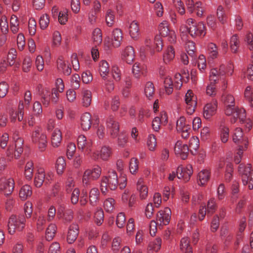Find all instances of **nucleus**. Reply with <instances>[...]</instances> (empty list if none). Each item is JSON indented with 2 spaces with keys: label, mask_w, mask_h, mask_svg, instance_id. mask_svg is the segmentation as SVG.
Instances as JSON below:
<instances>
[{
  "label": "nucleus",
  "mask_w": 253,
  "mask_h": 253,
  "mask_svg": "<svg viewBox=\"0 0 253 253\" xmlns=\"http://www.w3.org/2000/svg\"><path fill=\"white\" fill-rule=\"evenodd\" d=\"M127 184L126 176L124 173H120L118 177L116 171L111 170L108 174L102 177L100 184V190L102 193L105 195L108 191V188L111 190H115L118 186L120 189H124Z\"/></svg>",
  "instance_id": "1"
},
{
  "label": "nucleus",
  "mask_w": 253,
  "mask_h": 253,
  "mask_svg": "<svg viewBox=\"0 0 253 253\" xmlns=\"http://www.w3.org/2000/svg\"><path fill=\"white\" fill-rule=\"evenodd\" d=\"M225 106V113L227 116H232V123H235L238 119L241 121L245 117V110L235 106V99L231 94H225L222 97Z\"/></svg>",
  "instance_id": "2"
},
{
  "label": "nucleus",
  "mask_w": 253,
  "mask_h": 253,
  "mask_svg": "<svg viewBox=\"0 0 253 253\" xmlns=\"http://www.w3.org/2000/svg\"><path fill=\"white\" fill-rule=\"evenodd\" d=\"M187 23L189 27H181L180 29L181 33L188 32L192 37L205 36L206 27L202 22L196 23L194 19L190 18L187 20Z\"/></svg>",
  "instance_id": "3"
},
{
  "label": "nucleus",
  "mask_w": 253,
  "mask_h": 253,
  "mask_svg": "<svg viewBox=\"0 0 253 253\" xmlns=\"http://www.w3.org/2000/svg\"><path fill=\"white\" fill-rule=\"evenodd\" d=\"M225 73V66L224 65H221L219 69L216 68L211 69L209 76L210 84L207 87V93L208 95H214L215 94V84L219 78L224 76Z\"/></svg>",
  "instance_id": "4"
},
{
  "label": "nucleus",
  "mask_w": 253,
  "mask_h": 253,
  "mask_svg": "<svg viewBox=\"0 0 253 253\" xmlns=\"http://www.w3.org/2000/svg\"><path fill=\"white\" fill-rule=\"evenodd\" d=\"M238 172L244 185L249 184V189H253V169L250 164L245 165L240 164L238 167Z\"/></svg>",
  "instance_id": "5"
},
{
  "label": "nucleus",
  "mask_w": 253,
  "mask_h": 253,
  "mask_svg": "<svg viewBox=\"0 0 253 253\" xmlns=\"http://www.w3.org/2000/svg\"><path fill=\"white\" fill-rule=\"evenodd\" d=\"M26 219L24 216L12 215L7 223V230L10 234H13L16 231H20L23 229Z\"/></svg>",
  "instance_id": "6"
},
{
  "label": "nucleus",
  "mask_w": 253,
  "mask_h": 253,
  "mask_svg": "<svg viewBox=\"0 0 253 253\" xmlns=\"http://www.w3.org/2000/svg\"><path fill=\"white\" fill-rule=\"evenodd\" d=\"M32 140L34 143L38 144L41 151L45 149L47 142L46 136L43 133L41 132L39 129L33 132Z\"/></svg>",
  "instance_id": "7"
},
{
  "label": "nucleus",
  "mask_w": 253,
  "mask_h": 253,
  "mask_svg": "<svg viewBox=\"0 0 253 253\" xmlns=\"http://www.w3.org/2000/svg\"><path fill=\"white\" fill-rule=\"evenodd\" d=\"M197 97L191 90H188L185 95L187 113L191 115L195 110L197 105Z\"/></svg>",
  "instance_id": "8"
},
{
  "label": "nucleus",
  "mask_w": 253,
  "mask_h": 253,
  "mask_svg": "<svg viewBox=\"0 0 253 253\" xmlns=\"http://www.w3.org/2000/svg\"><path fill=\"white\" fill-rule=\"evenodd\" d=\"M106 125L111 136L112 138L117 137L119 132V124L115 117L109 116L106 119Z\"/></svg>",
  "instance_id": "9"
},
{
  "label": "nucleus",
  "mask_w": 253,
  "mask_h": 253,
  "mask_svg": "<svg viewBox=\"0 0 253 253\" xmlns=\"http://www.w3.org/2000/svg\"><path fill=\"white\" fill-rule=\"evenodd\" d=\"M216 208L214 198L211 199L208 202L207 208L205 206L201 207L199 211V219L203 220L207 212L208 216L211 215L215 211Z\"/></svg>",
  "instance_id": "10"
},
{
  "label": "nucleus",
  "mask_w": 253,
  "mask_h": 253,
  "mask_svg": "<svg viewBox=\"0 0 253 253\" xmlns=\"http://www.w3.org/2000/svg\"><path fill=\"white\" fill-rule=\"evenodd\" d=\"M123 40V34L120 29H115L112 33V43H110V39H105V43H108V46L109 47L112 45L114 47H118L121 45V42Z\"/></svg>",
  "instance_id": "11"
},
{
  "label": "nucleus",
  "mask_w": 253,
  "mask_h": 253,
  "mask_svg": "<svg viewBox=\"0 0 253 253\" xmlns=\"http://www.w3.org/2000/svg\"><path fill=\"white\" fill-rule=\"evenodd\" d=\"M193 173V169L191 165H188L186 168L179 166L176 170V175L179 179L183 178L187 182L189 181Z\"/></svg>",
  "instance_id": "12"
},
{
  "label": "nucleus",
  "mask_w": 253,
  "mask_h": 253,
  "mask_svg": "<svg viewBox=\"0 0 253 253\" xmlns=\"http://www.w3.org/2000/svg\"><path fill=\"white\" fill-rule=\"evenodd\" d=\"M14 187V181L12 178L8 180L2 179L0 182V190L3 192L4 195H10L13 191Z\"/></svg>",
  "instance_id": "13"
},
{
  "label": "nucleus",
  "mask_w": 253,
  "mask_h": 253,
  "mask_svg": "<svg viewBox=\"0 0 253 253\" xmlns=\"http://www.w3.org/2000/svg\"><path fill=\"white\" fill-rule=\"evenodd\" d=\"M171 210L169 208H166L164 210L160 211L157 214V220L160 225H167L170 219Z\"/></svg>",
  "instance_id": "14"
},
{
  "label": "nucleus",
  "mask_w": 253,
  "mask_h": 253,
  "mask_svg": "<svg viewBox=\"0 0 253 253\" xmlns=\"http://www.w3.org/2000/svg\"><path fill=\"white\" fill-rule=\"evenodd\" d=\"M217 103L216 101L208 103L204 108L203 116L206 119H210L216 112Z\"/></svg>",
  "instance_id": "15"
},
{
  "label": "nucleus",
  "mask_w": 253,
  "mask_h": 253,
  "mask_svg": "<svg viewBox=\"0 0 253 253\" xmlns=\"http://www.w3.org/2000/svg\"><path fill=\"white\" fill-rule=\"evenodd\" d=\"M79 227L78 224L73 223L70 226L67 236V241L69 244L73 243L79 234Z\"/></svg>",
  "instance_id": "16"
},
{
  "label": "nucleus",
  "mask_w": 253,
  "mask_h": 253,
  "mask_svg": "<svg viewBox=\"0 0 253 253\" xmlns=\"http://www.w3.org/2000/svg\"><path fill=\"white\" fill-rule=\"evenodd\" d=\"M135 57L134 48L131 46H126L122 53V58L128 64H131Z\"/></svg>",
  "instance_id": "17"
},
{
  "label": "nucleus",
  "mask_w": 253,
  "mask_h": 253,
  "mask_svg": "<svg viewBox=\"0 0 253 253\" xmlns=\"http://www.w3.org/2000/svg\"><path fill=\"white\" fill-rule=\"evenodd\" d=\"M57 216L59 218H62L64 222H69L73 218V212L70 209L64 211L61 207L58 209Z\"/></svg>",
  "instance_id": "18"
},
{
  "label": "nucleus",
  "mask_w": 253,
  "mask_h": 253,
  "mask_svg": "<svg viewBox=\"0 0 253 253\" xmlns=\"http://www.w3.org/2000/svg\"><path fill=\"white\" fill-rule=\"evenodd\" d=\"M146 68L143 65L139 63H135L132 68V73L134 78L139 79L146 73Z\"/></svg>",
  "instance_id": "19"
},
{
  "label": "nucleus",
  "mask_w": 253,
  "mask_h": 253,
  "mask_svg": "<svg viewBox=\"0 0 253 253\" xmlns=\"http://www.w3.org/2000/svg\"><path fill=\"white\" fill-rule=\"evenodd\" d=\"M92 145V141L91 139H87L84 135H81L78 138V146L80 149H86L90 150V148Z\"/></svg>",
  "instance_id": "20"
},
{
  "label": "nucleus",
  "mask_w": 253,
  "mask_h": 253,
  "mask_svg": "<svg viewBox=\"0 0 253 253\" xmlns=\"http://www.w3.org/2000/svg\"><path fill=\"white\" fill-rule=\"evenodd\" d=\"M91 116L89 113H84L81 118V125L84 130H88L91 126Z\"/></svg>",
  "instance_id": "21"
},
{
  "label": "nucleus",
  "mask_w": 253,
  "mask_h": 253,
  "mask_svg": "<svg viewBox=\"0 0 253 253\" xmlns=\"http://www.w3.org/2000/svg\"><path fill=\"white\" fill-rule=\"evenodd\" d=\"M45 172L43 169L40 168L35 174L34 184L37 187H41L45 183Z\"/></svg>",
  "instance_id": "22"
},
{
  "label": "nucleus",
  "mask_w": 253,
  "mask_h": 253,
  "mask_svg": "<svg viewBox=\"0 0 253 253\" xmlns=\"http://www.w3.org/2000/svg\"><path fill=\"white\" fill-rule=\"evenodd\" d=\"M129 34L134 40H137L140 34L139 27L136 21H133L129 25Z\"/></svg>",
  "instance_id": "23"
},
{
  "label": "nucleus",
  "mask_w": 253,
  "mask_h": 253,
  "mask_svg": "<svg viewBox=\"0 0 253 253\" xmlns=\"http://www.w3.org/2000/svg\"><path fill=\"white\" fill-rule=\"evenodd\" d=\"M180 250L182 253H193L192 248L188 237H183L180 242Z\"/></svg>",
  "instance_id": "24"
},
{
  "label": "nucleus",
  "mask_w": 253,
  "mask_h": 253,
  "mask_svg": "<svg viewBox=\"0 0 253 253\" xmlns=\"http://www.w3.org/2000/svg\"><path fill=\"white\" fill-rule=\"evenodd\" d=\"M62 140V134L60 129L56 128L51 134V141L54 147L59 146Z\"/></svg>",
  "instance_id": "25"
},
{
  "label": "nucleus",
  "mask_w": 253,
  "mask_h": 253,
  "mask_svg": "<svg viewBox=\"0 0 253 253\" xmlns=\"http://www.w3.org/2000/svg\"><path fill=\"white\" fill-rule=\"evenodd\" d=\"M137 189L139 192L140 197L141 199H145L148 195V189L144 184L143 179L139 178L137 182Z\"/></svg>",
  "instance_id": "26"
},
{
  "label": "nucleus",
  "mask_w": 253,
  "mask_h": 253,
  "mask_svg": "<svg viewBox=\"0 0 253 253\" xmlns=\"http://www.w3.org/2000/svg\"><path fill=\"white\" fill-rule=\"evenodd\" d=\"M100 192L98 189L93 188L91 189L89 192V203L92 206L97 205L99 199Z\"/></svg>",
  "instance_id": "27"
},
{
  "label": "nucleus",
  "mask_w": 253,
  "mask_h": 253,
  "mask_svg": "<svg viewBox=\"0 0 253 253\" xmlns=\"http://www.w3.org/2000/svg\"><path fill=\"white\" fill-rule=\"evenodd\" d=\"M15 141V151L14 156L15 159H18L23 151V140L21 137H17Z\"/></svg>",
  "instance_id": "28"
},
{
  "label": "nucleus",
  "mask_w": 253,
  "mask_h": 253,
  "mask_svg": "<svg viewBox=\"0 0 253 253\" xmlns=\"http://www.w3.org/2000/svg\"><path fill=\"white\" fill-rule=\"evenodd\" d=\"M210 172L208 169H203L200 171L198 174L199 184H205L210 179Z\"/></svg>",
  "instance_id": "29"
},
{
  "label": "nucleus",
  "mask_w": 253,
  "mask_h": 253,
  "mask_svg": "<svg viewBox=\"0 0 253 253\" xmlns=\"http://www.w3.org/2000/svg\"><path fill=\"white\" fill-rule=\"evenodd\" d=\"M32 195L31 187L28 185H25L22 187L19 192V196L23 200H26Z\"/></svg>",
  "instance_id": "30"
},
{
  "label": "nucleus",
  "mask_w": 253,
  "mask_h": 253,
  "mask_svg": "<svg viewBox=\"0 0 253 253\" xmlns=\"http://www.w3.org/2000/svg\"><path fill=\"white\" fill-rule=\"evenodd\" d=\"M175 57V51L173 48L171 46H169L168 47L166 52L164 54L163 60L166 63H169Z\"/></svg>",
  "instance_id": "31"
},
{
  "label": "nucleus",
  "mask_w": 253,
  "mask_h": 253,
  "mask_svg": "<svg viewBox=\"0 0 253 253\" xmlns=\"http://www.w3.org/2000/svg\"><path fill=\"white\" fill-rule=\"evenodd\" d=\"M56 231V226L54 224H50L46 229L45 232V239L47 241H50L55 236Z\"/></svg>",
  "instance_id": "32"
},
{
  "label": "nucleus",
  "mask_w": 253,
  "mask_h": 253,
  "mask_svg": "<svg viewBox=\"0 0 253 253\" xmlns=\"http://www.w3.org/2000/svg\"><path fill=\"white\" fill-rule=\"evenodd\" d=\"M99 71L102 78L108 77L109 71V66L107 62L101 61L99 63Z\"/></svg>",
  "instance_id": "33"
},
{
  "label": "nucleus",
  "mask_w": 253,
  "mask_h": 253,
  "mask_svg": "<svg viewBox=\"0 0 253 253\" xmlns=\"http://www.w3.org/2000/svg\"><path fill=\"white\" fill-rule=\"evenodd\" d=\"M34 164L33 162L29 161L25 168V175L27 179L31 180L33 175Z\"/></svg>",
  "instance_id": "34"
},
{
  "label": "nucleus",
  "mask_w": 253,
  "mask_h": 253,
  "mask_svg": "<svg viewBox=\"0 0 253 253\" xmlns=\"http://www.w3.org/2000/svg\"><path fill=\"white\" fill-rule=\"evenodd\" d=\"M92 39L95 46L99 45L102 41L101 31L99 28H96L92 33Z\"/></svg>",
  "instance_id": "35"
},
{
  "label": "nucleus",
  "mask_w": 253,
  "mask_h": 253,
  "mask_svg": "<svg viewBox=\"0 0 253 253\" xmlns=\"http://www.w3.org/2000/svg\"><path fill=\"white\" fill-rule=\"evenodd\" d=\"M66 164L63 157H59L56 163V171L58 174H62L65 169Z\"/></svg>",
  "instance_id": "36"
},
{
  "label": "nucleus",
  "mask_w": 253,
  "mask_h": 253,
  "mask_svg": "<svg viewBox=\"0 0 253 253\" xmlns=\"http://www.w3.org/2000/svg\"><path fill=\"white\" fill-rule=\"evenodd\" d=\"M219 129L220 139L222 142L226 143L229 138V128L225 126L221 125Z\"/></svg>",
  "instance_id": "37"
},
{
  "label": "nucleus",
  "mask_w": 253,
  "mask_h": 253,
  "mask_svg": "<svg viewBox=\"0 0 253 253\" xmlns=\"http://www.w3.org/2000/svg\"><path fill=\"white\" fill-rule=\"evenodd\" d=\"M94 221L97 225H101L104 221V212L102 209H97L94 213Z\"/></svg>",
  "instance_id": "38"
},
{
  "label": "nucleus",
  "mask_w": 253,
  "mask_h": 253,
  "mask_svg": "<svg viewBox=\"0 0 253 253\" xmlns=\"http://www.w3.org/2000/svg\"><path fill=\"white\" fill-rule=\"evenodd\" d=\"M164 87L166 93L169 95L173 91V83L171 79L169 77L165 78L164 81Z\"/></svg>",
  "instance_id": "39"
},
{
  "label": "nucleus",
  "mask_w": 253,
  "mask_h": 253,
  "mask_svg": "<svg viewBox=\"0 0 253 253\" xmlns=\"http://www.w3.org/2000/svg\"><path fill=\"white\" fill-rule=\"evenodd\" d=\"M245 137H243V133L241 128H237L235 130L234 135L233 136V141L238 144H240L241 141L243 140Z\"/></svg>",
  "instance_id": "40"
},
{
  "label": "nucleus",
  "mask_w": 253,
  "mask_h": 253,
  "mask_svg": "<svg viewBox=\"0 0 253 253\" xmlns=\"http://www.w3.org/2000/svg\"><path fill=\"white\" fill-rule=\"evenodd\" d=\"M112 153L111 149L108 146H104L102 147L100 157L104 161H107L111 156Z\"/></svg>",
  "instance_id": "41"
},
{
  "label": "nucleus",
  "mask_w": 253,
  "mask_h": 253,
  "mask_svg": "<svg viewBox=\"0 0 253 253\" xmlns=\"http://www.w3.org/2000/svg\"><path fill=\"white\" fill-rule=\"evenodd\" d=\"M158 29L160 34L164 37L168 36L171 31L169 30L168 22L166 21H163L159 25Z\"/></svg>",
  "instance_id": "42"
},
{
  "label": "nucleus",
  "mask_w": 253,
  "mask_h": 253,
  "mask_svg": "<svg viewBox=\"0 0 253 253\" xmlns=\"http://www.w3.org/2000/svg\"><path fill=\"white\" fill-rule=\"evenodd\" d=\"M102 78L103 80L102 83L104 84L106 90L108 92H111L113 90L114 88V85L113 81L111 79L109 78V76Z\"/></svg>",
  "instance_id": "43"
},
{
  "label": "nucleus",
  "mask_w": 253,
  "mask_h": 253,
  "mask_svg": "<svg viewBox=\"0 0 253 253\" xmlns=\"http://www.w3.org/2000/svg\"><path fill=\"white\" fill-rule=\"evenodd\" d=\"M239 45V41L236 35L232 36L230 39V46L232 52L236 53L237 51Z\"/></svg>",
  "instance_id": "44"
},
{
  "label": "nucleus",
  "mask_w": 253,
  "mask_h": 253,
  "mask_svg": "<svg viewBox=\"0 0 253 253\" xmlns=\"http://www.w3.org/2000/svg\"><path fill=\"white\" fill-rule=\"evenodd\" d=\"M105 19L107 26H112L115 20L114 12L110 9H108L106 11Z\"/></svg>",
  "instance_id": "45"
},
{
  "label": "nucleus",
  "mask_w": 253,
  "mask_h": 253,
  "mask_svg": "<svg viewBox=\"0 0 253 253\" xmlns=\"http://www.w3.org/2000/svg\"><path fill=\"white\" fill-rule=\"evenodd\" d=\"M161 243V239L160 238H157L153 241L150 243L149 248L150 250L158 252L160 249Z\"/></svg>",
  "instance_id": "46"
},
{
  "label": "nucleus",
  "mask_w": 253,
  "mask_h": 253,
  "mask_svg": "<svg viewBox=\"0 0 253 253\" xmlns=\"http://www.w3.org/2000/svg\"><path fill=\"white\" fill-rule=\"evenodd\" d=\"M208 49L211 58L214 59L217 57L218 55L217 47L214 43H209L208 46Z\"/></svg>",
  "instance_id": "47"
},
{
  "label": "nucleus",
  "mask_w": 253,
  "mask_h": 253,
  "mask_svg": "<svg viewBox=\"0 0 253 253\" xmlns=\"http://www.w3.org/2000/svg\"><path fill=\"white\" fill-rule=\"evenodd\" d=\"M91 102V93L89 90H84L83 92V104L84 107H88Z\"/></svg>",
  "instance_id": "48"
},
{
  "label": "nucleus",
  "mask_w": 253,
  "mask_h": 253,
  "mask_svg": "<svg viewBox=\"0 0 253 253\" xmlns=\"http://www.w3.org/2000/svg\"><path fill=\"white\" fill-rule=\"evenodd\" d=\"M147 144L149 150L153 151L155 150L157 146V141L154 135L150 134L148 136Z\"/></svg>",
  "instance_id": "49"
},
{
  "label": "nucleus",
  "mask_w": 253,
  "mask_h": 253,
  "mask_svg": "<svg viewBox=\"0 0 253 253\" xmlns=\"http://www.w3.org/2000/svg\"><path fill=\"white\" fill-rule=\"evenodd\" d=\"M10 29L13 33H16L18 30L19 22L16 15H12L10 18Z\"/></svg>",
  "instance_id": "50"
},
{
  "label": "nucleus",
  "mask_w": 253,
  "mask_h": 253,
  "mask_svg": "<svg viewBox=\"0 0 253 253\" xmlns=\"http://www.w3.org/2000/svg\"><path fill=\"white\" fill-rule=\"evenodd\" d=\"M154 86L152 83L148 82L145 85L144 92L148 98H150L154 93Z\"/></svg>",
  "instance_id": "51"
},
{
  "label": "nucleus",
  "mask_w": 253,
  "mask_h": 253,
  "mask_svg": "<svg viewBox=\"0 0 253 253\" xmlns=\"http://www.w3.org/2000/svg\"><path fill=\"white\" fill-rule=\"evenodd\" d=\"M189 152V147L186 144H184L182 149L180 150L179 148L176 150V154L179 155L182 159L185 160L187 157Z\"/></svg>",
  "instance_id": "52"
},
{
  "label": "nucleus",
  "mask_w": 253,
  "mask_h": 253,
  "mask_svg": "<svg viewBox=\"0 0 253 253\" xmlns=\"http://www.w3.org/2000/svg\"><path fill=\"white\" fill-rule=\"evenodd\" d=\"M115 200L112 198H108L104 202V207L107 212H111L114 209Z\"/></svg>",
  "instance_id": "53"
},
{
  "label": "nucleus",
  "mask_w": 253,
  "mask_h": 253,
  "mask_svg": "<svg viewBox=\"0 0 253 253\" xmlns=\"http://www.w3.org/2000/svg\"><path fill=\"white\" fill-rule=\"evenodd\" d=\"M52 194L53 197H56L57 202L59 203L62 201L63 197V194L62 192H59V186L58 184L54 185Z\"/></svg>",
  "instance_id": "54"
},
{
  "label": "nucleus",
  "mask_w": 253,
  "mask_h": 253,
  "mask_svg": "<svg viewBox=\"0 0 253 253\" xmlns=\"http://www.w3.org/2000/svg\"><path fill=\"white\" fill-rule=\"evenodd\" d=\"M25 217L27 219L31 217L33 213L32 204L31 202H27L25 203L24 207Z\"/></svg>",
  "instance_id": "55"
},
{
  "label": "nucleus",
  "mask_w": 253,
  "mask_h": 253,
  "mask_svg": "<svg viewBox=\"0 0 253 253\" xmlns=\"http://www.w3.org/2000/svg\"><path fill=\"white\" fill-rule=\"evenodd\" d=\"M16 57V50L14 48L10 49L7 55V62L10 66L14 65Z\"/></svg>",
  "instance_id": "56"
},
{
  "label": "nucleus",
  "mask_w": 253,
  "mask_h": 253,
  "mask_svg": "<svg viewBox=\"0 0 253 253\" xmlns=\"http://www.w3.org/2000/svg\"><path fill=\"white\" fill-rule=\"evenodd\" d=\"M173 2L178 12L181 15L184 14L185 10L182 1L181 0H173Z\"/></svg>",
  "instance_id": "57"
},
{
  "label": "nucleus",
  "mask_w": 253,
  "mask_h": 253,
  "mask_svg": "<svg viewBox=\"0 0 253 253\" xmlns=\"http://www.w3.org/2000/svg\"><path fill=\"white\" fill-rule=\"evenodd\" d=\"M49 23V17L47 14L42 15L39 20V24L42 29L47 28Z\"/></svg>",
  "instance_id": "58"
},
{
  "label": "nucleus",
  "mask_w": 253,
  "mask_h": 253,
  "mask_svg": "<svg viewBox=\"0 0 253 253\" xmlns=\"http://www.w3.org/2000/svg\"><path fill=\"white\" fill-rule=\"evenodd\" d=\"M33 112L34 115L36 116H39L42 113V105L40 102L36 101L34 103Z\"/></svg>",
  "instance_id": "59"
},
{
  "label": "nucleus",
  "mask_w": 253,
  "mask_h": 253,
  "mask_svg": "<svg viewBox=\"0 0 253 253\" xmlns=\"http://www.w3.org/2000/svg\"><path fill=\"white\" fill-rule=\"evenodd\" d=\"M45 223V217L42 214H40L37 219V226L39 231H42L44 228V225Z\"/></svg>",
  "instance_id": "60"
},
{
  "label": "nucleus",
  "mask_w": 253,
  "mask_h": 253,
  "mask_svg": "<svg viewBox=\"0 0 253 253\" xmlns=\"http://www.w3.org/2000/svg\"><path fill=\"white\" fill-rule=\"evenodd\" d=\"M245 97L250 102L251 107L253 106V93L251 91V87L248 86L245 91Z\"/></svg>",
  "instance_id": "61"
},
{
  "label": "nucleus",
  "mask_w": 253,
  "mask_h": 253,
  "mask_svg": "<svg viewBox=\"0 0 253 253\" xmlns=\"http://www.w3.org/2000/svg\"><path fill=\"white\" fill-rule=\"evenodd\" d=\"M90 170H86L83 176V183L84 186H87L90 183V179H91L90 176Z\"/></svg>",
  "instance_id": "62"
},
{
  "label": "nucleus",
  "mask_w": 253,
  "mask_h": 253,
  "mask_svg": "<svg viewBox=\"0 0 253 253\" xmlns=\"http://www.w3.org/2000/svg\"><path fill=\"white\" fill-rule=\"evenodd\" d=\"M138 160L132 158L129 163V170L132 174L135 173L138 169Z\"/></svg>",
  "instance_id": "63"
},
{
  "label": "nucleus",
  "mask_w": 253,
  "mask_h": 253,
  "mask_svg": "<svg viewBox=\"0 0 253 253\" xmlns=\"http://www.w3.org/2000/svg\"><path fill=\"white\" fill-rule=\"evenodd\" d=\"M185 48L188 54L193 56L195 50V43L192 41H188L186 43Z\"/></svg>",
  "instance_id": "64"
}]
</instances>
